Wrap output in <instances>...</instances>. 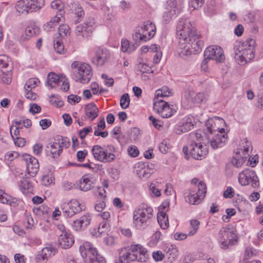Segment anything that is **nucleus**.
I'll list each match as a JSON object with an SVG mask.
<instances>
[{"label": "nucleus", "mask_w": 263, "mask_h": 263, "mask_svg": "<svg viewBox=\"0 0 263 263\" xmlns=\"http://www.w3.org/2000/svg\"><path fill=\"white\" fill-rule=\"evenodd\" d=\"M204 3V0H190L189 5L194 9H198Z\"/></svg>", "instance_id": "58"}, {"label": "nucleus", "mask_w": 263, "mask_h": 263, "mask_svg": "<svg viewBox=\"0 0 263 263\" xmlns=\"http://www.w3.org/2000/svg\"><path fill=\"white\" fill-rule=\"evenodd\" d=\"M149 189L152 192V196L159 197L161 195V191L155 183H151Z\"/></svg>", "instance_id": "55"}, {"label": "nucleus", "mask_w": 263, "mask_h": 263, "mask_svg": "<svg viewBox=\"0 0 263 263\" xmlns=\"http://www.w3.org/2000/svg\"><path fill=\"white\" fill-rule=\"evenodd\" d=\"M167 253L172 255L173 258L176 257L178 255V250L177 247L175 246H170L167 250Z\"/></svg>", "instance_id": "62"}, {"label": "nucleus", "mask_w": 263, "mask_h": 263, "mask_svg": "<svg viewBox=\"0 0 263 263\" xmlns=\"http://www.w3.org/2000/svg\"><path fill=\"white\" fill-rule=\"evenodd\" d=\"M255 44V41L252 39L235 44L234 47L235 59L238 64L245 65L254 58Z\"/></svg>", "instance_id": "2"}, {"label": "nucleus", "mask_w": 263, "mask_h": 263, "mask_svg": "<svg viewBox=\"0 0 263 263\" xmlns=\"http://www.w3.org/2000/svg\"><path fill=\"white\" fill-rule=\"evenodd\" d=\"M194 92L193 91L189 90L185 92L184 98L182 100V104L185 107H189L191 106L193 103V97Z\"/></svg>", "instance_id": "39"}, {"label": "nucleus", "mask_w": 263, "mask_h": 263, "mask_svg": "<svg viewBox=\"0 0 263 263\" xmlns=\"http://www.w3.org/2000/svg\"><path fill=\"white\" fill-rule=\"evenodd\" d=\"M80 252L85 263H105L104 258L98 254L96 249L88 242L80 246Z\"/></svg>", "instance_id": "5"}, {"label": "nucleus", "mask_w": 263, "mask_h": 263, "mask_svg": "<svg viewBox=\"0 0 263 263\" xmlns=\"http://www.w3.org/2000/svg\"><path fill=\"white\" fill-rule=\"evenodd\" d=\"M57 252V249L52 247H47L42 249L35 257L37 263H46L48 260Z\"/></svg>", "instance_id": "22"}, {"label": "nucleus", "mask_w": 263, "mask_h": 263, "mask_svg": "<svg viewBox=\"0 0 263 263\" xmlns=\"http://www.w3.org/2000/svg\"><path fill=\"white\" fill-rule=\"evenodd\" d=\"M44 5V0H20L17 2L15 8L19 13L26 15L40 10Z\"/></svg>", "instance_id": "7"}, {"label": "nucleus", "mask_w": 263, "mask_h": 263, "mask_svg": "<svg viewBox=\"0 0 263 263\" xmlns=\"http://www.w3.org/2000/svg\"><path fill=\"white\" fill-rule=\"evenodd\" d=\"M109 227L108 221H103L100 223L97 229L94 228L91 231V234L96 237H101L109 231Z\"/></svg>", "instance_id": "30"}, {"label": "nucleus", "mask_w": 263, "mask_h": 263, "mask_svg": "<svg viewBox=\"0 0 263 263\" xmlns=\"http://www.w3.org/2000/svg\"><path fill=\"white\" fill-rule=\"evenodd\" d=\"M64 20L63 14L57 13L50 21L45 23L43 26L44 29L48 32L52 31L57 25Z\"/></svg>", "instance_id": "29"}, {"label": "nucleus", "mask_w": 263, "mask_h": 263, "mask_svg": "<svg viewBox=\"0 0 263 263\" xmlns=\"http://www.w3.org/2000/svg\"><path fill=\"white\" fill-rule=\"evenodd\" d=\"M239 183L241 186L251 185L253 188L259 186V182L254 171L250 169H245L239 173L238 176Z\"/></svg>", "instance_id": "10"}, {"label": "nucleus", "mask_w": 263, "mask_h": 263, "mask_svg": "<svg viewBox=\"0 0 263 263\" xmlns=\"http://www.w3.org/2000/svg\"><path fill=\"white\" fill-rule=\"evenodd\" d=\"M130 247H136L137 251L134 253L136 256L135 260L140 262H145L148 258V254L146 250L141 245H134Z\"/></svg>", "instance_id": "33"}, {"label": "nucleus", "mask_w": 263, "mask_h": 263, "mask_svg": "<svg viewBox=\"0 0 263 263\" xmlns=\"http://www.w3.org/2000/svg\"><path fill=\"white\" fill-rule=\"evenodd\" d=\"M137 69L138 71L142 73L152 72L151 67L146 63L140 62L137 65Z\"/></svg>", "instance_id": "50"}, {"label": "nucleus", "mask_w": 263, "mask_h": 263, "mask_svg": "<svg viewBox=\"0 0 263 263\" xmlns=\"http://www.w3.org/2000/svg\"><path fill=\"white\" fill-rule=\"evenodd\" d=\"M91 152L95 159L103 162L112 161L116 158L113 153H108L106 150L98 145H94L92 147Z\"/></svg>", "instance_id": "17"}, {"label": "nucleus", "mask_w": 263, "mask_h": 263, "mask_svg": "<svg viewBox=\"0 0 263 263\" xmlns=\"http://www.w3.org/2000/svg\"><path fill=\"white\" fill-rule=\"evenodd\" d=\"M85 112L88 118L92 121L98 116L99 109L95 104L90 103L85 106Z\"/></svg>", "instance_id": "35"}, {"label": "nucleus", "mask_w": 263, "mask_h": 263, "mask_svg": "<svg viewBox=\"0 0 263 263\" xmlns=\"http://www.w3.org/2000/svg\"><path fill=\"white\" fill-rule=\"evenodd\" d=\"M62 75L59 76L55 73L50 72L47 76V81L46 85L51 88H55L60 83V81L62 80Z\"/></svg>", "instance_id": "34"}, {"label": "nucleus", "mask_w": 263, "mask_h": 263, "mask_svg": "<svg viewBox=\"0 0 263 263\" xmlns=\"http://www.w3.org/2000/svg\"><path fill=\"white\" fill-rule=\"evenodd\" d=\"M171 92L167 87H163L161 89H158L155 92V96L154 99L155 101L162 100L160 98L168 97L170 95Z\"/></svg>", "instance_id": "41"}, {"label": "nucleus", "mask_w": 263, "mask_h": 263, "mask_svg": "<svg viewBox=\"0 0 263 263\" xmlns=\"http://www.w3.org/2000/svg\"><path fill=\"white\" fill-rule=\"evenodd\" d=\"M224 124H225V122L224 120L221 118L214 117L209 119L206 122V133H226L225 129L220 127V125Z\"/></svg>", "instance_id": "19"}, {"label": "nucleus", "mask_w": 263, "mask_h": 263, "mask_svg": "<svg viewBox=\"0 0 263 263\" xmlns=\"http://www.w3.org/2000/svg\"><path fill=\"white\" fill-rule=\"evenodd\" d=\"M92 131V128L91 126L83 128L82 130L80 131L79 135L81 139H84L86 136L89 133Z\"/></svg>", "instance_id": "63"}, {"label": "nucleus", "mask_w": 263, "mask_h": 263, "mask_svg": "<svg viewBox=\"0 0 263 263\" xmlns=\"http://www.w3.org/2000/svg\"><path fill=\"white\" fill-rule=\"evenodd\" d=\"M39 83V81L36 78L30 79L26 82L24 86V88L26 90L28 89L31 90L32 88H34L37 86Z\"/></svg>", "instance_id": "48"}, {"label": "nucleus", "mask_w": 263, "mask_h": 263, "mask_svg": "<svg viewBox=\"0 0 263 263\" xmlns=\"http://www.w3.org/2000/svg\"><path fill=\"white\" fill-rule=\"evenodd\" d=\"M205 184L200 181L198 183V185H194L191 187L186 201L192 204H198L205 197Z\"/></svg>", "instance_id": "9"}, {"label": "nucleus", "mask_w": 263, "mask_h": 263, "mask_svg": "<svg viewBox=\"0 0 263 263\" xmlns=\"http://www.w3.org/2000/svg\"><path fill=\"white\" fill-rule=\"evenodd\" d=\"M181 11V4L177 6L176 9L171 10L170 11L167 10V11L165 12L163 15V18L166 22H168L170 20L172 16L178 14Z\"/></svg>", "instance_id": "45"}, {"label": "nucleus", "mask_w": 263, "mask_h": 263, "mask_svg": "<svg viewBox=\"0 0 263 263\" xmlns=\"http://www.w3.org/2000/svg\"><path fill=\"white\" fill-rule=\"evenodd\" d=\"M177 35L179 39L176 50L181 58L201 51L203 45L201 35L195 30L189 19H180L177 26Z\"/></svg>", "instance_id": "1"}, {"label": "nucleus", "mask_w": 263, "mask_h": 263, "mask_svg": "<svg viewBox=\"0 0 263 263\" xmlns=\"http://www.w3.org/2000/svg\"><path fill=\"white\" fill-rule=\"evenodd\" d=\"M51 7L53 9H57L59 11L57 13H61L63 14V9L64 4L60 0H55L51 2Z\"/></svg>", "instance_id": "51"}, {"label": "nucleus", "mask_w": 263, "mask_h": 263, "mask_svg": "<svg viewBox=\"0 0 263 263\" xmlns=\"http://www.w3.org/2000/svg\"><path fill=\"white\" fill-rule=\"evenodd\" d=\"M19 186L21 191L25 194L31 192L32 191V185L27 178H22L20 180Z\"/></svg>", "instance_id": "37"}, {"label": "nucleus", "mask_w": 263, "mask_h": 263, "mask_svg": "<svg viewBox=\"0 0 263 263\" xmlns=\"http://www.w3.org/2000/svg\"><path fill=\"white\" fill-rule=\"evenodd\" d=\"M54 178L52 174L45 175L42 177V183L45 186H48L53 183Z\"/></svg>", "instance_id": "49"}, {"label": "nucleus", "mask_w": 263, "mask_h": 263, "mask_svg": "<svg viewBox=\"0 0 263 263\" xmlns=\"http://www.w3.org/2000/svg\"><path fill=\"white\" fill-rule=\"evenodd\" d=\"M109 52L107 49L99 48L92 59V62L97 66H102L109 60Z\"/></svg>", "instance_id": "23"}, {"label": "nucleus", "mask_w": 263, "mask_h": 263, "mask_svg": "<svg viewBox=\"0 0 263 263\" xmlns=\"http://www.w3.org/2000/svg\"><path fill=\"white\" fill-rule=\"evenodd\" d=\"M189 149L192 157L197 160H201L204 158L208 152L206 148H204L200 142L196 141L192 142L189 147L185 146L183 147V152L186 156Z\"/></svg>", "instance_id": "13"}, {"label": "nucleus", "mask_w": 263, "mask_h": 263, "mask_svg": "<svg viewBox=\"0 0 263 263\" xmlns=\"http://www.w3.org/2000/svg\"><path fill=\"white\" fill-rule=\"evenodd\" d=\"M70 33V28L67 24H62L59 27V34L61 37L69 35Z\"/></svg>", "instance_id": "47"}, {"label": "nucleus", "mask_w": 263, "mask_h": 263, "mask_svg": "<svg viewBox=\"0 0 263 263\" xmlns=\"http://www.w3.org/2000/svg\"><path fill=\"white\" fill-rule=\"evenodd\" d=\"M135 168L137 174L140 178L146 180L151 176V170L145 163L138 162L135 164Z\"/></svg>", "instance_id": "27"}, {"label": "nucleus", "mask_w": 263, "mask_h": 263, "mask_svg": "<svg viewBox=\"0 0 263 263\" xmlns=\"http://www.w3.org/2000/svg\"><path fill=\"white\" fill-rule=\"evenodd\" d=\"M133 37L136 42H139L140 41L146 42L148 40L146 35L142 33L140 29L133 34Z\"/></svg>", "instance_id": "46"}, {"label": "nucleus", "mask_w": 263, "mask_h": 263, "mask_svg": "<svg viewBox=\"0 0 263 263\" xmlns=\"http://www.w3.org/2000/svg\"><path fill=\"white\" fill-rule=\"evenodd\" d=\"M70 144L66 141V139L58 137L54 141L50 142L46 146V151L49 153L53 158H57L60 156L63 151V147L65 146L67 147Z\"/></svg>", "instance_id": "11"}, {"label": "nucleus", "mask_w": 263, "mask_h": 263, "mask_svg": "<svg viewBox=\"0 0 263 263\" xmlns=\"http://www.w3.org/2000/svg\"><path fill=\"white\" fill-rule=\"evenodd\" d=\"M136 47L132 44L130 45L129 42L127 40H122L121 41V49L123 52H131L134 51Z\"/></svg>", "instance_id": "44"}, {"label": "nucleus", "mask_w": 263, "mask_h": 263, "mask_svg": "<svg viewBox=\"0 0 263 263\" xmlns=\"http://www.w3.org/2000/svg\"><path fill=\"white\" fill-rule=\"evenodd\" d=\"M71 208L76 213L80 212L85 209V206L84 203H80L76 199L71 200L69 203Z\"/></svg>", "instance_id": "42"}, {"label": "nucleus", "mask_w": 263, "mask_h": 263, "mask_svg": "<svg viewBox=\"0 0 263 263\" xmlns=\"http://www.w3.org/2000/svg\"><path fill=\"white\" fill-rule=\"evenodd\" d=\"M204 57L216 61L217 62H223L225 59L222 49L217 45L210 46L204 51Z\"/></svg>", "instance_id": "18"}, {"label": "nucleus", "mask_w": 263, "mask_h": 263, "mask_svg": "<svg viewBox=\"0 0 263 263\" xmlns=\"http://www.w3.org/2000/svg\"><path fill=\"white\" fill-rule=\"evenodd\" d=\"M200 222L198 220L193 219L190 221V227L189 228L188 236H192L194 235L197 232Z\"/></svg>", "instance_id": "40"}, {"label": "nucleus", "mask_w": 263, "mask_h": 263, "mask_svg": "<svg viewBox=\"0 0 263 263\" xmlns=\"http://www.w3.org/2000/svg\"><path fill=\"white\" fill-rule=\"evenodd\" d=\"M40 28L37 26L32 24L27 26L24 32L22 34L21 40L23 42H25L29 39L39 33Z\"/></svg>", "instance_id": "28"}, {"label": "nucleus", "mask_w": 263, "mask_h": 263, "mask_svg": "<svg viewBox=\"0 0 263 263\" xmlns=\"http://www.w3.org/2000/svg\"><path fill=\"white\" fill-rule=\"evenodd\" d=\"M218 239L221 248L226 249L236 243L237 236L233 228L223 227L219 231Z\"/></svg>", "instance_id": "8"}, {"label": "nucleus", "mask_w": 263, "mask_h": 263, "mask_svg": "<svg viewBox=\"0 0 263 263\" xmlns=\"http://www.w3.org/2000/svg\"><path fill=\"white\" fill-rule=\"evenodd\" d=\"M91 220V215L89 213H86L79 219L75 220L73 222V227L77 231L84 230L90 223Z\"/></svg>", "instance_id": "25"}, {"label": "nucleus", "mask_w": 263, "mask_h": 263, "mask_svg": "<svg viewBox=\"0 0 263 263\" xmlns=\"http://www.w3.org/2000/svg\"><path fill=\"white\" fill-rule=\"evenodd\" d=\"M23 158L26 161L28 174L30 177H34L39 169V163L37 159L28 154L24 155Z\"/></svg>", "instance_id": "21"}, {"label": "nucleus", "mask_w": 263, "mask_h": 263, "mask_svg": "<svg viewBox=\"0 0 263 263\" xmlns=\"http://www.w3.org/2000/svg\"><path fill=\"white\" fill-rule=\"evenodd\" d=\"M140 29L142 33L146 35L148 40L154 36L156 32L155 25L149 21L145 22Z\"/></svg>", "instance_id": "31"}, {"label": "nucleus", "mask_w": 263, "mask_h": 263, "mask_svg": "<svg viewBox=\"0 0 263 263\" xmlns=\"http://www.w3.org/2000/svg\"><path fill=\"white\" fill-rule=\"evenodd\" d=\"M71 68L74 69V80L81 83H87L92 76L91 66L86 63L74 61L71 64Z\"/></svg>", "instance_id": "4"}, {"label": "nucleus", "mask_w": 263, "mask_h": 263, "mask_svg": "<svg viewBox=\"0 0 263 263\" xmlns=\"http://www.w3.org/2000/svg\"><path fill=\"white\" fill-rule=\"evenodd\" d=\"M128 153L132 157H136L138 156L139 152L136 146H129L127 149Z\"/></svg>", "instance_id": "59"}, {"label": "nucleus", "mask_w": 263, "mask_h": 263, "mask_svg": "<svg viewBox=\"0 0 263 263\" xmlns=\"http://www.w3.org/2000/svg\"><path fill=\"white\" fill-rule=\"evenodd\" d=\"M206 138L208 144L213 149L221 147L228 139L227 133H206Z\"/></svg>", "instance_id": "16"}, {"label": "nucleus", "mask_w": 263, "mask_h": 263, "mask_svg": "<svg viewBox=\"0 0 263 263\" xmlns=\"http://www.w3.org/2000/svg\"><path fill=\"white\" fill-rule=\"evenodd\" d=\"M96 179L91 174H85L80 179L79 188L81 191L86 192L90 190L93 187Z\"/></svg>", "instance_id": "24"}, {"label": "nucleus", "mask_w": 263, "mask_h": 263, "mask_svg": "<svg viewBox=\"0 0 263 263\" xmlns=\"http://www.w3.org/2000/svg\"><path fill=\"white\" fill-rule=\"evenodd\" d=\"M95 27V22L94 18H88L84 23L76 27V35L86 39L92 34Z\"/></svg>", "instance_id": "15"}, {"label": "nucleus", "mask_w": 263, "mask_h": 263, "mask_svg": "<svg viewBox=\"0 0 263 263\" xmlns=\"http://www.w3.org/2000/svg\"><path fill=\"white\" fill-rule=\"evenodd\" d=\"M154 109L161 117L164 118L171 117L176 112L173 105H170L162 100L154 102Z\"/></svg>", "instance_id": "14"}, {"label": "nucleus", "mask_w": 263, "mask_h": 263, "mask_svg": "<svg viewBox=\"0 0 263 263\" xmlns=\"http://www.w3.org/2000/svg\"><path fill=\"white\" fill-rule=\"evenodd\" d=\"M0 202L15 207L18 205L21 200L0 191Z\"/></svg>", "instance_id": "32"}, {"label": "nucleus", "mask_w": 263, "mask_h": 263, "mask_svg": "<svg viewBox=\"0 0 263 263\" xmlns=\"http://www.w3.org/2000/svg\"><path fill=\"white\" fill-rule=\"evenodd\" d=\"M95 193L96 195L98 194L101 199L106 197V191L103 187H97V188L95 189Z\"/></svg>", "instance_id": "61"}, {"label": "nucleus", "mask_w": 263, "mask_h": 263, "mask_svg": "<svg viewBox=\"0 0 263 263\" xmlns=\"http://www.w3.org/2000/svg\"><path fill=\"white\" fill-rule=\"evenodd\" d=\"M74 243L72 235L69 232H65L61 234L58 239V245L62 249H68Z\"/></svg>", "instance_id": "26"}, {"label": "nucleus", "mask_w": 263, "mask_h": 263, "mask_svg": "<svg viewBox=\"0 0 263 263\" xmlns=\"http://www.w3.org/2000/svg\"><path fill=\"white\" fill-rule=\"evenodd\" d=\"M137 250L136 247H129L121 249L119 254L120 261L121 263H128L129 261H135L137 258L134 253Z\"/></svg>", "instance_id": "20"}, {"label": "nucleus", "mask_w": 263, "mask_h": 263, "mask_svg": "<svg viewBox=\"0 0 263 263\" xmlns=\"http://www.w3.org/2000/svg\"><path fill=\"white\" fill-rule=\"evenodd\" d=\"M258 251L252 247H248L246 248L245 251V256L247 258H250L254 256H256Z\"/></svg>", "instance_id": "56"}, {"label": "nucleus", "mask_w": 263, "mask_h": 263, "mask_svg": "<svg viewBox=\"0 0 263 263\" xmlns=\"http://www.w3.org/2000/svg\"><path fill=\"white\" fill-rule=\"evenodd\" d=\"M180 3L181 4L182 9L183 4L181 1L177 2L176 0H168L167 1V10L170 11L171 10L176 9L177 6H178Z\"/></svg>", "instance_id": "54"}, {"label": "nucleus", "mask_w": 263, "mask_h": 263, "mask_svg": "<svg viewBox=\"0 0 263 263\" xmlns=\"http://www.w3.org/2000/svg\"><path fill=\"white\" fill-rule=\"evenodd\" d=\"M10 63L11 60L8 57L0 55V80L6 84H10L11 81Z\"/></svg>", "instance_id": "12"}, {"label": "nucleus", "mask_w": 263, "mask_h": 263, "mask_svg": "<svg viewBox=\"0 0 263 263\" xmlns=\"http://www.w3.org/2000/svg\"><path fill=\"white\" fill-rule=\"evenodd\" d=\"M194 124L192 122V119L187 118L184 122L177 129V133L180 134L181 133H186L191 130L193 127Z\"/></svg>", "instance_id": "38"}, {"label": "nucleus", "mask_w": 263, "mask_h": 263, "mask_svg": "<svg viewBox=\"0 0 263 263\" xmlns=\"http://www.w3.org/2000/svg\"><path fill=\"white\" fill-rule=\"evenodd\" d=\"M63 215L66 217H70L73 216L76 213L69 205L68 209L65 207L63 208Z\"/></svg>", "instance_id": "64"}, {"label": "nucleus", "mask_w": 263, "mask_h": 263, "mask_svg": "<svg viewBox=\"0 0 263 263\" xmlns=\"http://www.w3.org/2000/svg\"><path fill=\"white\" fill-rule=\"evenodd\" d=\"M53 47L57 53L59 54L64 53V47L61 38L57 37L54 40Z\"/></svg>", "instance_id": "43"}, {"label": "nucleus", "mask_w": 263, "mask_h": 263, "mask_svg": "<svg viewBox=\"0 0 263 263\" xmlns=\"http://www.w3.org/2000/svg\"><path fill=\"white\" fill-rule=\"evenodd\" d=\"M252 150L251 142L247 139L242 140L240 148L236 152L235 157L231 160L233 165L237 168L240 167L248 158Z\"/></svg>", "instance_id": "6"}, {"label": "nucleus", "mask_w": 263, "mask_h": 263, "mask_svg": "<svg viewBox=\"0 0 263 263\" xmlns=\"http://www.w3.org/2000/svg\"><path fill=\"white\" fill-rule=\"evenodd\" d=\"M24 224L27 229H32L33 227L34 220L31 216L26 215Z\"/></svg>", "instance_id": "57"}, {"label": "nucleus", "mask_w": 263, "mask_h": 263, "mask_svg": "<svg viewBox=\"0 0 263 263\" xmlns=\"http://www.w3.org/2000/svg\"><path fill=\"white\" fill-rule=\"evenodd\" d=\"M234 189L232 187L229 186L223 192V196L225 198H232L234 197Z\"/></svg>", "instance_id": "60"}, {"label": "nucleus", "mask_w": 263, "mask_h": 263, "mask_svg": "<svg viewBox=\"0 0 263 263\" xmlns=\"http://www.w3.org/2000/svg\"><path fill=\"white\" fill-rule=\"evenodd\" d=\"M157 220L161 228L166 229L168 228V218L166 214L163 211H159L157 214Z\"/></svg>", "instance_id": "36"}, {"label": "nucleus", "mask_w": 263, "mask_h": 263, "mask_svg": "<svg viewBox=\"0 0 263 263\" xmlns=\"http://www.w3.org/2000/svg\"><path fill=\"white\" fill-rule=\"evenodd\" d=\"M153 215V209L142 204L136 209L133 212V223L139 229L145 228Z\"/></svg>", "instance_id": "3"}, {"label": "nucleus", "mask_w": 263, "mask_h": 263, "mask_svg": "<svg viewBox=\"0 0 263 263\" xmlns=\"http://www.w3.org/2000/svg\"><path fill=\"white\" fill-rule=\"evenodd\" d=\"M207 98V95L203 92H198L196 94L194 93L193 99V103H200Z\"/></svg>", "instance_id": "53"}, {"label": "nucleus", "mask_w": 263, "mask_h": 263, "mask_svg": "<svg viewBox=\"0 0 263 263\" xmlns=\"http://www.w3.org/2000/svg\"><path fill=\"white\" fill-rule=\"evenodd\" d=\"M130 99L128 93H124L120 99V106L123 109L127 108L129 105Z\"/></svg>", "instance_id": "52"}]
</instances>
